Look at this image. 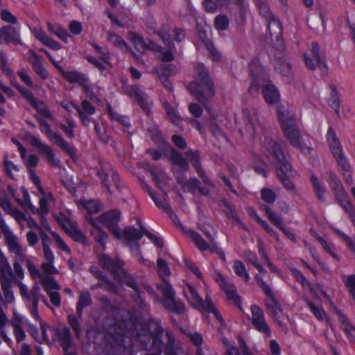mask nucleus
Segmentation results:
<instances>
[{
    "mask_svg": "<svg viewBox=\"0 0 355 355\" xmlns=\"http://www.w3.org/2000/svg\"><path fill=\"white\" fill-rule=\"evenodd\" d=\"M40 126L42 131L44 132L50 140H51L56 145L66 151H70L71 147L69 144L61 137L53 132L50 125L44 121H40Z\"/></svg>",
    "mask_w": 355,
    "mask_h": 355,
    "instance_id": "nucleus-17",
    "label": "nucleus"
},
{
    "mask_svg": "<svg viewBox=\"0 0 355 355\" xmlns=\"http://www.w3.org/2000/svg\"><path fill=\"white\" fill-rule=\"evenodd\" d=\"M261 152L266 156L275 159L277 166V175L284 188L289 191H295V184L290 180V177L293 175L294 171L280 145L276 141L266 138L261 146Z\"/></svg>",
    "mask_w": 355,
    "mask_h": 355,
    "instance_id": "nucleus-2",
    "label": "nucleus"
},
{
    "mask_svg": "<svg viewBox=\"0 0 355 355\" xmlns=\"http://www.w3.org/2000/svg\"><path fill=\"white\" fill-rule=\"evenodd\" d=\"M71 105L73 106V108L78 112L80 119L82 121V123L84 125H87L89 123L88 119L85 115V114L92 115L95 112V107L87 101H83L81 103V106L83 110L79 107V106L71 104Z\"/></svg>",
    "mask_w": 355,
    "mask_h": 355,
    "instance_id": "nucleus-23",
    "label": "nucleus"
},
{
    "mask_svg": "<svg viewBox=\"0 0 355 355\" xmlns=\"http://www.w3.org/2000/svg\"><path fill=\"white\" fill-rule=\"evenodd\" d=\"M232 268L235 274L245 282H248L250 276L244 263L240 260H235L232 263Z\"/></svg>",
    "mask_w": 355,
    "mask_h": 355,
    "instance_id": "nucleus-29",
    "label": "nucleus"
},
{
    "mask_svg": "<svg viewBox=\"0 0 355 355\" xmlns=\"http://www.w3.org/2000/svg\"><path fill=\"white\" fill-rule=\"evenodd\" d=\"M44 289L49 295L51 303L55 306H60L61 300L58 291L60 289V285L54 278L46 277L41 280Z\"/></svg>",
    "mask_w": 355,
    "mask_h": 355,
    "instance_id": "nucleus-10",
    "label": "nucleus"
},
{
    "mask_svg": "<svg viewBox=\"0 0 355 355\" xmlns=\"http://www.w3.org/2000/svg\"><path fill=\"white\" fill-rule=\"evenodd\" d=\"M277 112L278 120L284 137L292 146L303 153L309 154L311 148L302 139L294 114L284 106H280Z\"/></svg>",
    "mask_w": 355,
    "mask_h": 355,
    "instance_id": "nucleus-3",
    "label": "nucleus"
},
{
    "mask_svg": "<svg viewBox=\"0 0 355 355\" xmlns=\"http://www.w3.org/2000/svg\"><path fill=\"white\" fill-rule=\"evenodd\" d=\"M216 281L219 285L220 288L225 293L226 297L241 309V300L236 291L234 284L227 281L221 275H217L216 277Z\"/></svg>",
    "mask_w": 355,
    "mask_h": 355,
    "instance_id": "nucleus-9",
    "label": "nucleus"
},
{
    "mask_svg": "<svg viewBox=\"0 0 355 355\" xmlns=\"http://www.w3.org/2000/svg\"><path fill=\"white\" fill-rule=\"evenodd\" d=\"M26 268L30 273V275L31 277L33 279H40L42 280V278H44V277L42 276V275L41 274L40 271L39 270V269L36 267V266L33 263V262L32 261H31L30 259H26Z\"/></svg>",
    "mask_w": 355,
    "mask_h": 355,
    "instance_id": "nucleus-42",
    "label": "nucleus"
},
{
    "mask_svg": "<svg viewBox=\"0 0 355 355\" xmlns=\"http://www.w3.org/2000/svg\"><path fill=\"white\" fill-rule=\"evenodd\" d=\"M24 160V164L27 166L29 171V173L31 174V171L35 172L32 168L36 166L39 162V158L37 155H31L28 157H26V154L24 155V158L21 157Z\"/></svg>",
    "mask_w": 355,
    "mask_h": 355,
    "instance_id": "nucleus-48",
    "label": "nucleus"
},
{
    "mask_svg": "<svg viewBox=\"0 0 355 355\" xmlns=\"http://www.w3.org/2000/svg\"><path fill=\"white\" fill-rule=\"evenodd\" d=\"M22 95L36 108H40L41 105H42V103L37 101V99L34 97L33 94L31 92L20 88L19 89Z\"/></svg>",
    "mask_w": 355,
    "mask_h": 355,
    "instance_id": "nucleus-46",
    "label": "nucleus"
},
{
    "mask_svg": "<svg viewBox=\"0 0 355 355\" xmlns=\"http://www.w3.org/2000/svg\"><path fill=\"white\" fill-rule=\"evenodd\" d=\"M120 218V213L118 211H112L101 215L99 220L103 225L107 227L116 239H121V234L116 226Z\"/></svg>",
    "mask_w": 355,
    "mask_h": 355,
    "instance_id": "nucleus-11",
    "label": "nucleus"
},
{
    "mask_svg": "<svg viewBox=\"0 0 355 355\" xmlns=\"http://www.w3.org/2000/svg\"><path fill=\"white\" fill-rule=\"evenodd\" d=\"M251 314L250 320L253 326L258 331L269 336L270 334V329L265 321L262 310L259 306L253 305L251 306Z\"/></svg>",
    "mask_w": 355,
    "mask_h": 355,
    "instance_id": "nucleus-12",
    "label": "nucleus"
},
{
    "mask_svg": "<svg viewBox=\"0 0 355 355\" xmlns=\"http://www.w3.org/2000/svg\"><path fill=\"white\" fill-rule=\"evenodd\" d=\"M333 230L337 234V235L346 243L348 248L354 252H355V245L352 240L347 234L338 229L333 228Z\"/></svg>",
    "mask_w": 355,
    "mask_h": 355,
    "instance_id": "nucleus-54",
    "label": "nucleus"
},
{
    "mask_svg": "<svg viewBox=\"0 0 355 355\" xmlns=\"http://www.w3.org/2000/svg\"><path fill=\"white\" fill-rule=\"evenodd\" d=\"M49 328L51 331L49 329L47 330V337L49 338V334L50 333H53L55 335L53 340L57 341L62 347L63 350L66 354L65 355H72L71 354H67V350L69 348L71 344V336L69 329L67 327H62L54 331L49 327Z\"/></svg>",
    "mask_w": 355,
    "mask_h": 355,
    "instance_id": "nucleus-13",
    "label": "nucleus"
},
{
    "mask_svg": "<svg viewBox=\"0 0 355 355\" xmlns=\"http://www.w3.org/2000/svg\"><path fill=\"white\" fill-rule=\"evenodd\" d=\"M261 197L263 200L268 203H272L276 199V195L274 191L268 188H264L261 190Z\"/></svg>",
    "mask_w": 355,
    "mask_h": 355,
    "instance_id": "nucleus-50",
    "label": "nucleus"
},
{
    "mask_svg": "<svg viewBox=\"0 0 355 355\" xmlns=\"http://www.w3.org/2000/svg\"><path fill=\"white\" fill-rule=\"evenodd\" d=\"M334 312L337 315L338 320L341 324V328L345 331L347 335L351 338H355V328L351 325L350 322L347 318L335 306L333 307Z\"/></svg>",
    "mask_w": 355,
    "mask_h": 355,
    "instance_id": "nucleus-24",
    "label": "nucleus"
},
{
    "mask_svg": "<svg viewBox=\"0 0 355 355\" xmlns=\"http://www.w3.org/2000/svg\"><path fill=\"white\" fill-rule=\"evenodd\" d=\"M11 42L19 43L20 28L6 26L0 28V42L10 43Z\"/></svg>",
    "mask_w": 355,
    "mask_h": 355,
    "instance_id": "nucleus-16",
    "label": "nucleus"
},
{
    "mask_svg": "<svg viewBox=\"0 0 355 355\" xmlns=\"http://www.w3.org/2000/svg\"><path fill=\"white\" fill-rule=\"evenodd\" d=\"M158 288L164 295L162 303L166 308L178 313L184 312V304L180 301L175 300L174 291L170 284H166V285L159 286Z\"/></svg>",
    "mask_w": 355,
    "mask_h": 355,
    "instance_id": "nucleus-7",
    "label": "nucleus"
},
{
    "mask_svg": "<svg viewBox=\"0 0 355 355\" xmlns=\"http://www.w3.org/2000/svg\"><path fill=\"white\" fill-rule=\"evenodd\" d=\"M263 96L268 104H274L279 100V93L277 89L272 85H266L263 89Z\"/></svg>",
    "mask_w": 355,
    "mask_h": 355,
    "instance_id": "nucleus-26",
    "label": "nucleus"
},
{
    "mask_svg": "<svg viewBox=\"0 0 355 355\" xmlns=\"http://www.w3.org/2000/svg\"><path fill=\"white\" fill-rule=\"evenodd\" d=\"M344 283L351 294L355 293V275H348L343 277Z\"/></svg>",
    "mask_w": 355,
    "mask_h": 355,
    "instance_id": "nucleus-61",
    "label": "nucleus"
},
{
    "mask_svg": "<svg viewBox=\"0 0 355 355\" xmlns=\"http://www.w3.org/2000/svg\"><path fill=\"white\" fill-rule=\"evenodd\" d=\"M264 211L269 220L282 231H284V227L282 224L281 219L270 207H266Z\"/></svg>",
    "mask_w": 355,
    "mask_h": 355,
    "instance_id": "nucleus-40",
    "label": "nucleus"
},
{
    "mask_svg": "<svg viewBox=\"0 0 355 355\" xmlns=\"http://www.w3.org/2000/svg\"><path fill=\"white\" fill-rule=\"evenodd\" d=\"M327 140L331 149V151L335 158L337 159L338 164L345 170L349 169V165L345 159L340 144L337 139L335 132L331 128H329L327 132Z\"/></svg>",
    "mask_w": 355,
    "mask_h": 355,
    "instance_id": "nucleus-8",
    "label": "nucleus"
},
{
    "mask_svg": "<svg viewBox=\"0 0 355 355\" xmlns=\"http://www.w3.org/2000/svg\"><path fill=\"white\" fill-rule=\"evenodd\" d=\"M146 189L147 191L148 192V193L150 195L151 198H153V200H154V202H155V204L157 205V207H161V208L164 209L166 211H167L170 214L171 219L175 223L176 220H178L177 216L172 212L170 207L168 205L167 202L165 200H158L157 198H156L153 194V193L150 191V190L148 186L146 187Z\"/></svg>",
    "mask_w": 355,
    "mask_h": 355,
    "instance_id": "nucleus-34",
    "label": "nucleus"
},
{
    "mask_svg": "<svg viewBox=\"0 0 355 355\" xmlns=\"http://www.w3.org/2000/svg\"><path fill=\"white\" fill-rule=\"evenodd\" d=\"M31 33L35 39L51 49L58 51L61 49L60 44L57 41L49 37L42 28H33L31 29Z\"/></svg>",
    "mask_w": 355,
    "mask_h": 355,
    "instance_id": "nucleus-19",
    "label": "nucleus"
},
{
    "mask_svg": "<svg viewBox=\"0 0 355 355\" xmlns=\"http://www.w3.org/2000/svg\"><path fill=\"white\" fill-rule=\"evenodd\" d=\"M166 110L168 117L173 123L178 124L180 121V118L174 108L170 107L168 105H166Z\"/></svg>",
    "mask_w": 355,
    "mask_h": 355,
    "instance_id": "nucleus-63",
    "label": "nucleus"
},
{
    "mask_svg": "<svg viewBox=\"0 0 355 355\" xmlns=\"http://www.w3.org/2000/svg\"><path fill=\"white\" fill-rule=\"evenodd\" d=\"M89 222L93 226L92 234L94 235L96 241L98 242L104 248L105 242L107 239V234L96 225L94 220H90Z\"/></svg>",
    "mask_w": 355,
    "mask_h": 355,
    "instance_id": "nucleus-30",
    "label": "nucleus"
},
{
    "mask_svg": "<svg viewBox=\"0 0 355 355\" xmlns=\"http://www.w3.org/2000/svg\"><path fill=\"white\" fill-rule=\"evenodd\" d=\"M29 62L32 64L35 72L43 67L41 58L33 51H31V55L29 58Z\"/></svg>",
    "mask_w": 355,
    "mask_h": 355,
    "instance_id": "nucleus-57",
    "label": "nucleus"
},
{
    "mask_svg": "<svg viewBox=\"0 0 355 355\" xmlns=\"http://www.w3.org/2000/svg\"><path fill=\"white\" fill-rule=\"evenodd\" d=\"M185 234L188 239H191L194 243L200 250L203 251L209 248V245L205 242L197 232L189 230L185 232Z\"/></svg>",
    "mask_w": 355,
    "mask_h": 355,
    "instance_id": "nucleus-27",
    "label": "nucleus"
},
{
    "mask_svg": "<svg viewBox=\"0 0 355 355\" xmlns=\"http://www.w3.org/2000/svg\"><path fill=\"white\" fill-rule=\"evenodd\" d=\"M264 211L269 220L282 231H284V227L282 224L281 219L270 207H266Z\"/></svg>",
    "mask_w": 355,
    "mask_h": 355,
    "instance_id": "nucleus-41",
    "label": "nucleus"
},
{
    "mask_svg": "<svg viewBox=\"0 0 355 355\" xmlns=\"http://www.w3.org/2000/svg\"><path fill=\"white\" fill-rule=\"evenodd\" d=\"M170 159L174 164L178 166L181 169L186 170L188 168V164L186 160L175 150H171Z\"/></svg>",
    "mask_w": 355,
    "mask_h": 355,
    "instance_id": "nucleus-38",
    "label": "nucleus"
},
{
    "mask_svg": "<svg viewBox=\"0 0 355 355\" xmlns=\"http://www.w3.org/2000/svg\"><path fill=\"white\" fill-rule=\"evenodd\" d=\"M91 299L90 295L88 293H83L80 295L79 303L78 305V315L81 314V311L83 307L89 305L90 304Z\"/></svg>",
    "mask_w": 355,
    "mask_h": 355,
    "instance_id": "nucleus-60",
    "label": "nucleus"
},
{
    "mask_svg": "<svg viewBox=\"0 0 355 355\" xmlns=\"http://www.w3.org/2000/svg\"><path fill=\"white\" fill-rule=\"evenodd\" d=\"M311 181L313 184V189L318 198L320 200H324L325 198V191L321 185L318 179L315 176L311 177Z\"/></svg>",
    "mask_w": 355,
    "mask_h": 355,
    "instance_id": "nucleus-39",
    "label": "nucleus"
},
{
    "mask_svg": "<svg viewBox=\"0 0 355 355\" xmlns=\"http://www.w3.org/2000/svg\"><path fill=\"white\" fill-rule=\"evenodd\" d=\"M100 264L110 270H115L118 264L114 262L110 257L106 255H103L100 258Z\"/></svg>",
    "mask_w": 355,
    "mask_h": 355,
    "instance_id": "nucleus-51",
    "label": "nucleus"
},
{
    "mask_svg": "<svg viewBox=\"0 0 355 355\" xmlns=\"http://www.w3.org/2000/svg\"><path fill=\"white\" fill-rule=\"evenodd\" d=\"M200 83L195 80L190 83L189 89L200 101L207 99L214 95V86L207 78V71L203 65H199L196 69Z\"/></svg>",
    "mask_w": 355,
    "mask_h": 355,
    "instance_id": "nucleus-6",
    "label": "nucleus"
},
{
    "mask_svg": "<svg viewBox=\"0 0 355 355\" xmlns=\"http://www.w3.org/2000/svg\"><path fill=\"white\" fill-rule=\"evenodd\" d=\"M250 72L253 78L252 85L251 89L254 85L263 83L266 80V73L263 69L262 66L258 62H253L250 64Z\"/></svg>",
    "mask_w": 355,
    "mask_h": 355,
    "instance_id": "nucleus-25",
    "label": "nucleus"
},
{
    "mask_svg": "<svg viewBox=\"0 0 355 355\" xmlns=\"http://www.w3.org/2000/svg\"><path fill=\"white\" fill-rule=\"evenodd\" d=\"M58 223L62 226V227L67 231V227L69 226H72L75 224L73 222L71 221L67 216L63 214H60L55 217Z\"/></svg>",
    "mask_w": 355,
    "mask_h": 355,
    "instance_id": "nucleus-62",
    "label": "nucleus"
},
{
    "mask_svg": "<svg viewBox=\"0 0 355 355\" xmlns=\"http://www.w3.org/2000/svg\"><path fill=\"white\" fill-rule=\"evenodd\" d=\"M243 121L245 125V132L250 136L254 135L258 125V114L256 110L245 109L243 110Z\"/></svg>",
    "mask_w": 355,
    "mask_h": 355,
    "instance_id": "nucleus-18",
    "label": "nucleus"
},
{
    "mask_svg": "<svg viewBox=\"0 0 355 355\" xmlns=\"http://www.w3.org/2000/svg\"><path fill=\"white\" fill-rule=\"evenodd\" d=\"M229 24L228 19L223 15L217 16L215 19V26L218 30H225Z\"/></svg>",
    "mask_w": 355,
    "mask_h": 355,
    "instance_id": "nucleus-58",
    "label": "nucleus"
},
{
    "mask_svg": "<svg viewBox=\"0 0 355 355\" xmlns=\"http://www.w3.org/2000/svg\"><path fill=\"white\" fill-rule=\"evenodd\" d=\"M68 322L75 332L76 337L80 338L82 331L77 318L73 315H69Z\"/></svg>",
    "mask_w": 355,
    "mask_h": 355,
    "instance_id": "nucleus-49",
    "label": "nucleus"
},
{
    "mask_svg": "<svg viewBox=\"0 0 355 355\" xmlns=\"http://www.w3.org/2000/svg\"><path fill=\"white\" fill-rule=\"evenodd\" d=\"M10 281H6V284L4 286L1 284L3 290L4 300L5 302L8 304L13 303L15 301L14 293L10 288Z\"/></svg>",
    "mask_w": 355,
    "mask_h": 355,
    "instance_id": "nucleus-47",
    "label": "nucleus"
},
{
    "mask_svg": "<svg viewBox=\"0 0 355 355\" xmlns=\"http://www.w3.org/2000/svg\"><path fill=\"white\" fill-rule=\"evenodd\" d=\"M62 76L69 83L83 85L87 96L90 98H94L95 97L92 91V87L90 85H87V79L83 75L75 71H63Z\"/></svg>",
    "mask_w": 355,
    "mask_h": 355,
    "instance_id": "nucleus-14",
    "label": "nucleus"
},
{
    "mask_svg": "<svg viewBox=\"0 0 355 355\" xmlns=\"http://www.w3.org/2000/svg\"><path fill=\"white\" fill-rule=\"evenodd\" d=\"M158 272L162 277H167L170 274L169 269L162 259H157Z\"/></svg>",
    "mask_w": 355,
    "mask_h": 355,
    "instance_id": "nucleus-59",
    "label": "nucleus"
},
{
    "mask_svg": "<svg viewBox=\"0 0 355 355\" xmlns=\"http://www.w3.org/2000/svg\"><path fill=\"white\" fill-rule=\"evenodd\" d=\"M31 143L33 146L40 149V153L44 155L50 164H57L54 153L50 146L43 144L38 138L36 137L31 138Z\"/></svg>",
    "mask_w": 355,
    "mask_h": 355,
    "instance_id": "nucleus-22",
    "label": "nucleus"
},
{
    "mask_svg": "<svg viewBox=\"0 0 355 355\" xmlns=\"http://www.w3.org/2000/svg\"><path fill=\"white\" fill-rule=\"evenodd\" d=\"M55 262L45 261L42 263L41 268L42 271L49 275L58 274L59 271L54 265Z\"/></svg>",
    "mask_w": 355,
    "mask_h": 355,
    "instance_id": "nucleus-52",
    "label": "nucleus"
},
{
    "mask_svg": "<svg viewBox=\"0 0 355 355\" xmlns=\"http://www.w3.org/2000/svg\"><path fill=\"white\" fill-rule=\"evenodd\" d=\"M66 232L75 241L82 243L85 242V237L84 234L77 229L76 224H73L72 226L67 227Z\"/></svg>",
    "mask_w": 355,
    "mask_h": 355,
    "instance_id": "nucleus-36",
    "label": "nucleus"
},
{
    "mask_svg": "<svg viewBox=\"0 0 355 355\" xmlns=\"http://www.w3.org/2000/svg\"><path fill=\"white\" fill-rule=\"evenodd\" d=\"M46 25L48 30L51 33L54 34L55 36H57L59 39H60L65 43L68 42V39L70 37V35L64 28H62L59 24H54L51 22H47Z\"/></svg>",
    "mask_w": 355,
    "mask_h": 355,
    "instance_id": "nucleus-28",
    "label": "nucleus"
},
{
    "mask_svg": "<svg viewBox=\"0 0 355 355\" xmlns=\"http://www.w3.org/2000/svg\"><path fill=\"white\" fill-rule=\"evenodd\" d=\"M307 304L315 317L320 321H326L331 326L328 317L322 306H316L315 304L308 302Z\"/></svg>",
    "mask_w": 355,
    "mask_h": 355,
    "instance_id": "nucleus-32",
    "label": "nucleus"
},
{
    "mask_svg": "<svg viewBox=\"0 0 355 355\" xmlns=\"http://www.w3.org/2000/svg\"><path fill=\"white\" fill-rule=\"evenodd\" d=\"M187 157L191 159V162H192L193 165L196 167L198 173L202 176L204 175L205 174L202 171L201 168L200 167V164L198 162V153L193 151H188Z\"/></svg>",
    "mask_w": 355,
    "mask_h": 355,
    "instance_id": "nucleus-56",
    "label": "nucleus"
},
{
    "mask_svg": "<svg viewBox=\"0 0 355 355\" xmlns=\"http://www.w3.org/2000/svg\"><path fill=\"white\" fill-rule=\"evenodd\" d=\"M69 31L73 35H79L81 33L83 27L80 22L73 20L69 25Z\"/></svg>",
    "mask_w": 355,
    "mask_h": 355,
    "instance_id": "nucleus-64",
    "label": "nucleus"
},
{
    "mask_svg": "<svg viewBox=\"0 0 355 355\" xmlns=\"http://www.w3.org/2000/svg\"><path fill=\"white\" fill-rule=\"evenodd\" d=\"M304 62L306 67L311 70H314L317 66L326 68V65L321 60L319 48L316 44H313L312 49L304 54Z\"/></svg>",
    "mask_w": 355,
    "mask_h": 355,
    "instance_id": "nucleus-15",
    "label": "nucleus"
},
{
    "mask_svg": "<svg viewBox=\"0 0 355 355\" xmlns=\"http://www.w3.org/2000/svg\"><path fill=\"white\" fill-rule=\"evenodd\" d=\"M202 282L205 285V291L207 293V297L205 301L202 300V299L198 295L197 290L191 284H186V288H184L183 293L188 302L193 308L202 312L212 313L216 319L220 324H223V320L220 313L212 304L208 296V287L205 282Z\"/></svg>",
    "mask_w": 355,
    "mask_h": 355,
    "instance_id": "nucleus-5",
    "label": "nucleus"
},
{
    "mask_svg": "<svg viewBox=\"0 0 355 355\" xmlns=\"http://www.w3.org/2000/svg\"><path fill=\"white\" fill-rule=\"evenodd\" d=\"M333 189L336 191V197L343 207L347 204V202H350L348 199L347 193L338 182H335V186L333 187Z\"/></svg>",
    "mask_w": 355,
    "mask_h": 355,
    "instance_id": "nucleus-35",
    "label": "nucleus"
},
{
    "mask_svg": "<svg viewBox=\"0 0 355 355\" xmlns=\"http://www.w3.org/2000/svg\"><path fill=\"white\" fill-rule=\"evenodd\" d=\"M10 324L13 329V334L17 343H21L25 340L26 338V333L23 329V325L26 324L29 334L39 343H49V339L47 337V330L50 329L44 324H41V332H39L36 327L31 324L26 318L23 316L14 313L13 318L10 321Z\"/></svg>",
    "mask_w": 355,
    "mask_h": 355,
    "instance_id": "nucleus-4",
    "label": "nucleus"
},
{
    "mask_svg": "<svg viewBox=\"0 0 355 355\" xmlns=\"http://www.w3.org/2000/svg\"><path fill=\"white\" fill-rule=\"evenodd\" d=\"M128 38L135 48L141 53L146 52L148 49L157 50V46L153 42H146L141 36L135 33H130Z\"/></svg>",
    "mask_w": 355,
    "mask_h": 355,
    "instance_id": "nucleus-21",
    "label": "nucleus"
},
{
    "mask_svg": "<svg viewBox=\"0 0 355 355\" xmlns=\"http://www.w3.org/2000/svg\"><path fill=\"white\" fill-rule=\"evenodd\" d=\"M318 241L321 244L322 248L325 250L327 253H328L330 256H331L334 259H338V256L334 252V245L331 242L323 239L322 237L318 236Z\"/></svg>",
    "mask_w": 355,
    "mask_h": 355,
    "instance_id": "nucleus-43",
    "label": "nucleus"
},
{
    "mask_svg": "<svg viewBox=\"0 0 355 355\" xmlns=\"http://www.w3.org/2000/svg\"><path fill=\"white\" fill-rule=\"evenodd\" d=\"M83 207L88 211V212L94 214L99 211L101 207L98 202L94 200H89L87 202H81Z\"/></svg>",
    "mask_w": 355,
    "mask_h": 355,
    "instance_id": "nucleus-55",
    "label": "nucleus"
},
{
    "mask_svg": "<svg viewBox=\"0 0 355 355\" xmlns=\"http://www.w3.org/2000/svg\"><path fill=\"white\" fill-rule=\"evenodd\" d=\"M170 159L174 164L178 166L181 169L186 170L188 168V164L186 160L175 150H171Z\"/></svg>",
    "mask_w": 355,
    "mask_h": 355,
    "instance_id": "nucleus-37",
    "label": "nucleus"
},
{
    "mask_svg": "<svg viewBox=\"0 0 355 355\" xmlns=\"http://www.w3.org/2000/svg\"><path fill=\"white\" fill-rule=\"evenodd\" d=\"M142 232H139L137 230L133 227H128L123 232H121V238L120 239H126L128 241L139 240L141 238L144 234L146 230L141 229Z\"/></svg>",
    "mask_w": 355,
    "mask_h": 355,
    "instance_id": "nucleus-31",
    "label": "nucleus"
},
{
    "mask_svg": "<svg viewBox=\"0 0 355 355\" xmlns=\"http://www.w3.org/2000/svg\"><path fill=\"white\" fill-rule=\"evenodd\" d=\"M0 17L6 23L13 25L17 24V17L11 12L6 9H3L1 10Z\"/></svg>",
    "mask_w": 355,
    "mask_h": 355,
    "instance_id": "nucleus-45",
    "label": "nucleus"
},
{
    "mask_svg": "<svg viewBox=\"0 0 355 355\" xmlns=\"http://www.w3.org/2000/svg\"><path fill=\"white\" fill-rule=\"evenodd\" d=\"M13 278V272L12 268L8 261L7 257L4 255L0 249V280L1 284L4 286L6 281H11Z\"/></svg>",
    "mask_w": 355,
    "mask_h": 355,
    "instance_id": "nucleus-20",
    "label": "nucleus"
},
{
    "mask_svg": "<svg viewBox=\"0 0 355 355\" xmlns=\"http://www.w3.org/2000/svg\"><path fill=\"white\" fill-rule=\"evenodd\" d=\"M275 69L284 76H289L291 74V67L289 63L281 62L276 64Z\"/></svg>",
    "mask_w": 355,
    "mask_h": 355,
    "instance_id": "nucleus-53",
    "label": "nucleus"
},
{
    "mask_svg": "<svg viewBox=\"0 0 355 355\" xmlns=\"http://www.w3.org/2000/svg\"><path fill=\"white\" fill-rule=\"evenodd\" d=\"M108 41L117 48L129 51L130 49L125 40L119 35L113 32L108 33Z\"/></svg>",
    "mask_w": 355,
    "mask_h": 355,
    "instance_id": "nucleus-33",
    "label": "nucleus"
},
{
    "mask_svg": "<svg viewBox=\"0 0 355 355\" xmlns=\"http://www.w3.org/2000/svg\"><path fill=\"white\" fill-rule=\"evenodd\" d=\"M31 178L33 183L37 188L38 193L37 194L39 198V208L35 209V207L31 202V198L28 194V192L24 188L21 189V191L24 196V204L22 203V201L19 199L16 198V200L19 204L27 205L34 213H37L40 218L41 223L43 227L48 231H50L52 236L54 238L55 243L56 246L62 250V251L67 252V254H71V250L67 245V244L64 242V241L61 238V236L55 232L51 231L50 226L49 223L46 222L44 216L49 212V205L53 200V198L52 194L49 191L44 189L41 184L39 177L37 174L31 171Z\"/></svg>",
    "mask_w": 355,
    "mask_h": 355,
    "instance_id": "nucleus-1",
    "label": "nucleus"
},
{
    "mask_svg": "<svg viewBox=\"0 0 355 355\" xmlns=\"http://www.w3.org/2000/svg\"><path fill=\"white\" fill-rule=\"evenodd\" d=\"M2 206L3 209L13 216L19 223L24 221L26 218L24 215L17 209L10 207V204L8 202H5Z\"/></svg>",
    "mask_w": 355,
    "mask_h": 355,
    "instance_id": "nucleus-44",
    "label": "nucleus"
}]
</instances>
